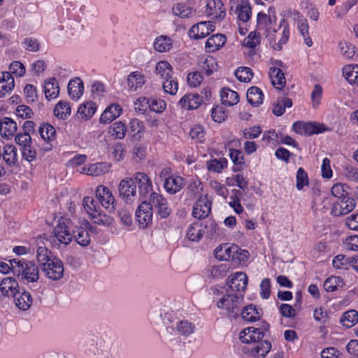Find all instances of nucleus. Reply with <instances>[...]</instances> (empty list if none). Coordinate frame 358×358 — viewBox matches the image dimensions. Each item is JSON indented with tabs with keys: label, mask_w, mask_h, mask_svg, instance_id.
<instances>
[{
	"label": "nucleus",
	"mask_w": 358,
	"mask_h": 358,
	"mask_svg": "<svg viewBox=\"0 0 358 358\" xmlns=\"http://www.w3.org/2000/svg\"><path fill=\"white\" fill-rule=\"evenodd\" d=\"M178 310L166 306L155 308L151 313V322L156 327L160 336L167 342L177 340L178 334L188 336L195 330L192 322L187 320H178Z\"/></svg>",
	"instance_id": "obj_1"
},
{
	"label": "nucleus",
	"mask_w": 358,
	"mask_h": 358,
	"mask_svg": "<svg viewBox=\"0 0 358 358\" xmlns=\"http://www.w3.org/2000/svg\"><path fill=\"white\" fill-rule=\"evenodd\" d=\"M12 271L17 275L20 282L23 284L34 283L39 279V269L36 264L23 259L10 260Z\"/></svg>",
	"instance_id": "obj_2"
},
{
	"label": "nucleus",
	"mask_w": 358,
	"mask_h": 358,
	"mask_svg": "<svg viewBox=\"0 0 358 358\" xmlns=\"http://www.w3.org/2000/svg\"><path fill=\"white\" fill-rule=\"evenodd\" d=\"M117 352V343L113 338L105 335L96 339L94 354L99 358H115Z\"/></svg>",
	"instance_id": "obj_3"
},
{
	"label": "nucleus",
	"mask_w": 358,
	"mask_h": 358,
	"mask_svg": "<svg viewBox=\"0 0 358 358\" xmlns=\"http://www.w3.org/2000/svg\"><path fill=\"white\" fill-rule=\"evenodd\" d=\"M243 301V296L241 294H227L217 301V306L226 309L229 315L235 317L238 315Z\"/></svg>",
	"instance_id": "obj_4"
},
{
	"label": "nucleus",
	"mask_w": 358,
	"mask_h": 358,
	"mask_svg": "<svg viewBox=\"0 0 358 358\" xmlns=\"http://www.w3.org/2000/svg\"><path fill=\"white\" fill-rule=\"evenodd\" d=\"M118 192L120 197L129 204H131L138 197L136 182L131 177H125L121 180Z\"/></svg>",
	"instance_id": "obj_5"
},
{
	"label": "nucleus",
	"mask_w": 358,
	"mask_h": 358,
	"mask_svg": "<svg viewBox=\"0 0 358 358\" xmlns=\"http://www.w3.org/2000/svg\"><path fill=\"white\" fill-rule=\"evenodd\" d=\"M46 278L52 280H59L64 276V264L58 257H53L41 268Z\"/></svg>",
	"instance_id": "obj_6"
},
{
	"label": "nucleus",
	"mask_w": 358,
	"mask_h": 358,
	"mask_svg": "<svg viewBox=\"0 0 358 358\" xmlns=\"http://www.w3.org/2000/svg\"><path fill=\"white\" fill-rule=\"evenodd\" d=\"M150 201L152 203L151 205L155 208L157 216L161 219H166L171 214L172 209L167 199L162 195L152 193L150 195Z\"/></svg>",
	"instance_id": "obj_7"
},
{
	"label": "nucleus",
	"mask_w": 358,
	"mask_h": 358,
	"mask_svg": "<svg viewBox=\"0 0 358 358\" xmlns=\"http://www.w3.org/2000/svg\"><path fill=\"white\" fill-rule=\"evenodd\" d=\"M324 124L317 122H295L292 125V129L296 133L305 136L322 133L326 130Z\"/></svg>",
	"instance_id": "obj_8"
},
{
	"label": "nucleus",
	"mask_w": 358,
	"mask_h": 358,
	"mask_svg": "<svg viewBox=\"0 0 358 358\" xmlns=\"http://www.w3.org/2000/svg\"><path fill=\"white\" fill-rule=\"evenodd\" d=\"M153 209L150 203L143 201L136 211V221L140 227L145 228L152 222Z\"/></svg>",
	"instance_id": "obj_9"
},
{
	"label": "nucleus",
	"mask_w": 358,
	"mask_h": 358,
	"mask_svg": "<svg viewBox=\"0 0 358 358\" xmlns=\"http://www.w3.org/2000/svg\"><path fill=\"white\" fill-rule=\"evenodd\" d=\"M212 200L207 195L201 196L194 204L192 216L201 220L207 217L211 212Z\"/></svg>",
	"instance_id": "obj_10"
},
{
	"label": "nucleus",
	"mask_w": 358,
	"mask_h": 358,
	"mask_svg": "<svg viewBox=\"0 0 358 358\" xmlns=\"http://www.w3.org/2000/svg\"><path fill=\"white\" fill-rule=\"evenodd\" d=\"M268 327V324H265L264 330L254 327L245 328L240 333V340L244 343L259 342L264 338Z\"/></svg>",
	"instance_id": "obj_11"
},
{
	"label": "nucleus",
	"mask_w": 358,
	"mask_h": 358,
	"mask_svg": "<svg viewBox=\"0 0 358 358\" xmlns=\"http://www.w3.org/2000/svg\"><path fill=\"white\" fill-rule=\"evenodd\" d=\"M136 185H138V191L137 192L139 197H146L152 192V184L150 178L143 172H137L133 177Z\"/></svg>",
	"instance_id": "obj_12"
},
{
	"label": "nucleus",
	"mask_w": 358,
	"mask_h": 358,
	"mask_svg": "<svg viewBox=\"0 0 358 358\" xmlns=\"http://www.w3.org/2000/svg\"><path fill=\"white\" fill-rule=\"evenodd\" d=\"M38 131L41 138L45 141L44 145H42V149L44 151L50 150L53 146L52 143L56 139L55 128L49 123H43L40 125Z\"/></svg>",
	"instance_id": "obj_13"
},
{
	"label": "nucleus",
	"mask_w": 358,
	"mask_h": 358,
	"mask_svg": "<svg viewBox=\"0 0 358 358\" xmlns=\"http://www.w3.org/2000/svg\"><path fill=\"white\" fill-rule=\"evenodd\" d=\"M356 206L354 199L348 196L338 200L333 206L331 213L334 216H340L348 214Z\"/></svg>",
	"instance_id": "obj_14"
},
{
	"label": "nucleus",
	"mask_w": 358,
	"mask_h": 358,
	"mask_svg": "<svg viewBox=\"0 0 358 358\" xmlns=\"http://www.w3.org/2000/svg\"><path fill=\"white\" fill-rule=\"evenodd\" d=\"M206 12L208 17L218 21L222 20L226 15V9L221 0H207Z\"/></svg>",
	"instance_id": "obj_15"
},
{
	"label": "nucleus",
	"mask_w": 358,
	"mask_h": 358,
	"mask_svg": "<svg viewBox=\"0 0 358 358\" xmlns=\"http://www.w3.org/2000/svg\"><path fill=\"white\" fill-rule=\"evenodd\" d=\"M215 27L214 23L210 21L201 22L190 28L189 34L194 39L203 38L213 32Z\"/></svg>",
	"instance_id": "obj_16"
},
{
	"label": "nucleus",
	"mask_w": 358,
	"mask_h": 358,
	"mask_svg": "<svg viewBox=\"0 0 358 358\" xmlns=\"http://www.w3.org/2000/svg\"><path fill=\"white\" fill-rule=\"evenodd\" d=\"M96 196L106 209L114 210L115 197L110 190L104 185H99L96 189Z\"/></svg>",
	"instance_id": "obj_17"
},
{
	"label": "nucleus",
	"mask_w": 358,
	"mask_h": 358,
	"mask_svg": "<svg viewBox=\"0 0 358 358\" xmlns=\"http://www.w3.org/2000/svg\"><path fill=\"white\" fill-rule=\"evenodd\" d=\"M53 232L55 237L60 243L66 245L72 241L73 235L64 220L59 221Z\"/></svg>",
	"instance_id": "obj_18"
},
{
	"label": "nucleus",
	"mask_w": 358,
	"mask_h": 358,
	"mask_svg": "<svg viewBox=\"0 0 358 358\" xmlns=\"http://www.w3.org/2000/svg\"><path fill=\"white\" fill-rule=\"evenodd\" d=\"M228 284L231 291L241 292L244 291L248 285V276L243 272H236L231 275L228 279Z\"/></svg>",
	"instance_id": "obj_19"
},
{
	"label": "nucleus",
	"mask_w": 358,
	"mask_h": 358,
	"mask_svg": "<svg viewBox=\"0 0 358 358\" xmlns=\"http://www.w3.org/2000/svg\"><path fill=\"white\" fill-rule=\"evenodd\" d=\"M13 297L15 299L16 306L22 310H27L33 302L31 294L23 287L18 288L17 293Z\"/></svg>",
	"instance_id": "obj_20"
},
{
	"label": "nucleus",
	"mask_w": 358,
	"mask_h": 358,
	"mask_svg": "<svg viewBox=\"0 0 358 358\" xmlns=\"http://www.w3.org/2000/svg\"><path fill=\"white\" fill-rule=\"evenodd\" d=\"M122 111L121 106L118 103H113L108 106L101 115L99 122L101 124H109L118 117Z\"/></svg>",
	"instance_id": "obj_21"
},
{
	"label": "nucleus",
	"mask_w": 358,
	"mask_h": 358,
	"mask_svg": "<svg viewBox=\"0 0 358 358\" xmlns=\"http://www.w3.org/2000/svg\"><path fill=\"white\" fill-rule=\"evenodd\" d=\"M201 102L202 99L198 94L188 93L180 99L178 104L183 109L194 110L198 108Z\"/></svg>",
	"instance_id": "obj_22"
},
{
	"label": "nucleus",
	"mask_w": 358,
	"mask_h": 358,
	"mask_svg": "<svg viewBox=\"0 0 358 358\" xmlns=\"http://www.w3.org/2000/svg\"><path fill=\"white\" fill-rule=\"evenodd\" d=\"M236 252V245L223 244L216 248L214 251V254L216 259L220 261H227L230 259H234Z\"/></svg>",
	"instance_id": "obj_23"
},
{
	"label": "nucleus",
	"mask_w": 358,
	"mask_h": 358,
	"mask_svg": "<svg viewBox=\"0 0 358 358\" xmlns=\"http://www.w3.org/2000/svg\"><path fill=\"white\" fill-rule=\"evenodd\" d=\"M184 185V178L176 175L168 177L164 182V187L165 190L171 194H174L180 192Z\"/></svg>",
	"instance_id": "obj_24"
},
{
	"label": "nucleus",
	"mask_w": 358,
	"mask_h": 358,
	"mask_svg": "<svg viewBox=\"0 0 358 358\" xmlns=\"http://www.w3.org/2000/svg\"><path fill=\"white\" fill-rule=\"evenodd\" d=\"M127 83L129 91L136 92L145 85V77L138 71H133L128 75Z\"/></svg>",
	"instance_id": "obj_25"
},
{
	"label": "nucleus",
	"mask_w": 358,
	"mask_h": 358,
	"mask_svg": "<svg viewBox=\"0 0 358 358\" xmlns=\"http://www.w3.org/2000/svg\"><path fill=\"white\" fill-rule=\"evenodd\" d=\"M18 288H20L15 278L6 277L0 283V290L3 295L7 296H15Z\"/></svg>",
	"instance_id": "obj_26"
},
{
	"label": "nucleus",
	"mask_w": 358,
	"mask_h": 358,
	"mask_svg": "<svg viewBox=\"0 0 358 358\" xmlns=\"http://www.w3.org/2000/svg\"><path fill=\"white\" fill-rule=\"evenodd\" d=\"M67 90L72 99H78L83 94L84 85L82 80L76 77L69 80Z\"/></svg>",
	"instance_id": "obj_27"
},
{
	"label": "nucleus",
	"mask_w": 358,
	"mask_h": 358,
	"mask_svg": "<svg viewBox=\"0 0 358 358\" xmlns=\"http://www.w3.org/2000/svg\"><path fill=\"white\" fill-rule=\"evenodd\" d=\"M1 157L5 163L9 166H13L17 163V148L14 145L7 144L3 147Z\"/></svg>",
	"instance_id": "obj_28"
},
{
	"label": "nucleus",
	"mask_w": 358,
	"mask_h": 358,
	"mask_svg": "<svg viewBox=\"0 0 358 358\" xmlns=\"http://www.w3.org/2000/svg\"><path fill=\"white\" fill-rule=\"evenodd\" d=\"M269 78L271 83L277 90H282L286 84V80L282 71L277 67H271L269 69Z\"/></svg>",
	"instance_id": "obj_29"
},
{
	"label": "nucleus",
	"mask_w": 358,
	"mask_h": 358,
	"mask_svg": "<svg viewBox=\"0 0 358 358\" xmlns=\"http://www.w3.org/2000/svg\"><path fill=\"white\" fill-rule=\"evenodd\" d=\"M15 86V81L10 73L5 71L0 76V98L10 92Z\"/></svg>",
	"instance_id": "obj_30"
},
{
	"label": "nucleus",
	"mask_w": 358,
	"mask_h": 358,
	"mask_svg": "<svg viewBox=\"0 0 358 358\" xmlns=\"http://www.w3.org/2000/svg\"><path fill=\"white\" fill-rule=\"evenodd\" d=\"M110 164L107 162H98L88 166V167L83 168V173L92 176H99L105 174L110 171Z\"/></svg>",
	"instance_id": "obj_31"
},
{
	"label": "nucleus",
	"mask_w": 358,
	"mask_h": 358,
	"mask_svg": "<svg viewBox=\"0 0 358 358\" xmlns=\"http://www.w3.org/2000/svg\"><path fill=\"white\" fill-rule=\"evenodd\" d=\"M172 12L174 15L180 18H187L194 13V9L187 2H178L173 5Z\"/></svg>",
	"instance_id": "obj_32"
},
{
	"label": "nucleus",
	"mask_w": 358,
	"mask_h": 358,
	"mask_svg": "<svg viewBox=\"0 0 358 358\" xmlns=\"http://www.w3.org/2000/svg\"><path fill=\"white\" fill-rule=\"evenodd\" d=\"M226 37L222 34H217L209 37L206 43L208 52H215L222 48L226 43Z\"/></svg>",
	"instance_id": "obj_33"
},
{
	"label": "nucleus",
	"mask_w": 358,
	"mask_h": 358,
	"mask_svg": "<svg viewBox=\"0 0 358 358\" xmlns=\"http://www.w3.org/2000/svg\"><path fill=\"white\" fill-rule=\"evenodd\" d=\"M173 69L172 66L165 60L159 61L157 63L155 72L163 80L171 78L173 76Z\"/></svg>",
	"instance_id": "obj_34"
},
{
	"label": "nucleus",
	"mask_w": 358,
	"mask_h": 358,
	"mask_svg": "<svg viewBox=\"0 0 358 358\" xmlns=\"http://www.w3.org/2000/svg\"><path fill=\"white\" fill-rule=\"evenodd\" d=\"M138 101L141 103L142 106H148L151 110L158 113L163 112L166 106V102L162 99H149L143 97L140 98Z\"/></svg>",
	"instance_id": "obj_35"
},
{
	"label": "nucleus",
	"mask_w": 358,
	"mask_h": 358,
	"mask_svg": "<svg viewBox=\"0 0 358 358\" xmlns=\"http://www.w3.org/2000/svg\"><path fill=\"white\" fill-rule=\"evenodd\" d=\"M44 93L46 99H55L59 94V87L57 80L55 78H49L45 81Z\"/></svg>",
	"instance_id": "obj_36"
},
{
	"label": "nucleus",
	"mask_w": 358,
	"mask_h": 358,
	"mask_svg": "<svg viewBox=\"0 0 358 358\" xmlns=\"http://www.w3.org/2000/svg\"><path fill=\"white\" fill-rule=\"evenodd\" d=\"M1 133L0 135L3 137H9L13 136L17 131V123L11 118L4 117L1 119Z\"/></svg>",
	"instance_id": "obj_37"
},
{
	"label": "nucleus",
	"mask_w": 358,
	"mask_h": 358,
	"mask_svg": "<svg viewBox=\"0 0 358 358\" xmlns=\"http://www.w3.org/2000/svg\"><path fill=\"white\" fill-rule=\"evenodd\" d=\"M264 94L262 90L256 86L250 87L247 92V100L253 106H259L263 102Z\"/></svg>",
	"instance_id": "obj_38"
},
{
	"label": "nucleus",
	"mask_w": 358,
	"mask_h": 358,
	"mask_svg": "<svg viewBox=\"0 0 358 358\" xmlns=\"http://www.w3.org/2000/svg\"><path fill=\"white\" fill-rule=\"evenodd\" d=\"M220 98L222 103L227 106H234L239 101L238 93L225 87L220 92Z\"/></svg>",
	"instance_id": "obj_39"
},
{
	"label": "nucleus",
	"mask_w": 358,
	"mask_h": 358,
	"mask_svg": "<svg viewBox=\"0 0 358 358\" xmlns=\"http://www.w3.org/2000/svg\"><path fill=\"white\" fill-rule=\"evenodd\" d=\"M153 46L159 52H168L172 48L173 41L167 36L162 35L155 38Z\"/></svg>",
	"instance_id": "obj_40"
},
{
	"label": "nucleus",
	"mask_w": 358,
	"mask_h": 358,
	"mask_svg": "<svg viewBox=\"0 0 358 358\" xmlns=\"http://www.w3.org/2000/svg\"><path fill=\"white\" fill-rule=\"evenodd\" d=\"M241 316L244 320L252 322L259 320L262 314L255 306L251 304L242 310Z\"/></svg>",
	"instance_id": "obj_41"
},
{
	"label": "nucleus",
	"mask_w": 358,
	"mask_h": 358,
	"mask_svg": "<svg viewBox=\"0 0 358 358\" xmlns=\"http://www.w3.org/2000/svg\"><path fill=\"white\" fill-rule=\"evenodd\" d=\"M358 322V312L355 310L345 311L341 318L340 322L346 328H351Z\"/></svg>",
	"instance_id": "obj_42"
},
{
	"label": "nucleus",
	"mask_w": 358,
	"mask_h": 358,
	"mask_svg": "<svg viewBox=\"0 0 358 358\" xmlns=\"http://www.w3.org/2000/svg\"><path fill=\"white\" fill-rule=\"evenodd\" d=\"M108 133L116 139L124 138L127 132L125 124L121 121H117L110 126Z\"/></svg>",
	"instance_id": "obj_43"
},
{
	"label": "nucleus",
	"mask_w": 358,
	"mask_h": 358,
	"mask_svg": "<svg viewBox=\"0 0 358 358\" xmlns=\"http://www.w3.org/2000/svg\"><path fill=\"white\" fill-rule=\"evenodd\" d=\"M73 237L80 245L85 247L90 243V237L87 229L78 227L73 231Z\"/></svg>",
	"instance_id": "obj_44"
},
{
	"label": "nucleus",
	"mask_w": 358,
	"mask_h": 358,
	"mask_svg": "<svg viewBox=\"0 0 358 358\" xmlns=\"http://www.w3.org/2000/svg\"><path fill=\"white\" fill-rule=\"evenodd\" d=\"M271 344L268 341H259L255 346L252 347L250 351L252 356L264 357L271 350Z\"/></svg>",
	"instance_id": "obj_45"
},
{
	"label": "nucleus",
	"mask_w": 358,
	"mask_h": 358,
	"mask_svg": "<svg viewBox=\"0 0 358 358\" xmlns=\"http://www.w3.org/2000/svg\"><path fill=\"white\" fill-rule=\"evenodd\" d=\"M54 114L57 118L66 120L71 114V107L69 102H58L54 108Z\"/></svg>",
	"instance_id": "obj_46"
},
{
	"label": "nucleus",
	"mask_w": 358,
	"mask_h": 358,
	"mask_svg": "<svg viewBox=\"0 0 358 358\" xmlns=\"http://www.w3.org/2000/svg\"><path fill=\"white\" fill-rule=\"evenodd\" d=\"M298 29L303 36L304 43L308 47L313 45V41L309 35V26L306 19H299L297 20Z\"/></svg>",
	"instance_id": "obj_47"
},
{
	"label": "nucleus",
	"mask_w": 358,
	"mask_h": 358,
	"mask_svg": "<svg viewBox=\"0 0 358 358\" xmlns=\"http://www.w3.org/2000/svg\"><path fill=\"white\" fill-rule=\"evenodd\" d=\"M343 74L350 83H358V65L345 66L343 69Z\"/></svg>",
	"instance_id": "obj_48"
},
{
	"label": "nucleus",
	"mask_w": 358,
	"mask_h": 358,
	"mask_svg": "<svg viewBox=\"0 0 358 358\" xmlns=\"http://www.w3.org/2000/svg\"><path fill=\"white\" fill-rule=\"evenodd\" d=\"M343 285L344 282L339 276H331L327 278L323 283V287L327 292H334Z\"/></svg>",
	"instance_id": "obj_49"
},
{
	"label": "nucleus",
	"mask_w": 358,
	"mask_h": 358,
	"mask_svg": "<svg viewBox=\"0 0 358 358\" xmlns=\"http://www.w3.org/2000/svg\"><path fill=\"white\" fill-rule=\"evenodd\" d=\"M96 110V107L94 103L87 102L86 103H83L80 106L78 109L77 114L78 116H80L81 118L87 120L94 115Z\"/></svg>",
	"instance_id": "obj_50"
},
{
	"label": "nucleus",
	"mask_w": 358,
	"mask_h": 358,
	"mask_svg": "<svg viewBox=\"0 0 358 358\" xmlns=\"http://www.w3.org/2000/svg\"><path fill=\"white\" fill-rule=\"evenodd\" d=\"M91 220L93 223L103 227H109L113 224V218L99 211L91 215Z\"/></svg>",
	"instance_id": "obj_51"
},
{
	"label": "nucleus",
	"mask_w": 358,
	"mask_h": 358,
	"mask_svg": "<svg viewBox=\"0 0 358 358\" xmlns=\"http://www.w3.org/2000/svg\"><path fill=\"white\" fill-rule=\"evenodd\" d=\"M238 20L243 22H246L249 20L252 14V8L248 3H242L237 8Z\"/></svg>",
	"instance_id": "obj_52"
},
{
	"label": "nucleus",
	"mask_w": 358,
	"mask_h": 358,
	"mask_svg": "<svg viewBox=\"0 0 358 358\" xmlns=\"http://www.w3.org/2000/svg\"><path fill=\"white\" fill-rule=\"evenodd\" d=\"M230 267L227 264L213 266L210 269V276L213 278H222L229 272Z\"/></svg>",
	"instance_id": "obj_53"
},
{
	"label": "nucleus",
	"mask_w": 358,
	"mask_h": 358,
	"mask_svg": "<svg viewBox=\"0 0 358 358\" xmlns=\"http://www.w3.org/2000/svg\"><path fill=\"white\" fill-rule=\"evenodd\" d=\"M197 223L190 225L187 231V237L191 241H199L201 239L204 231L199 229Z\"/></svg>",
	"instance_id": "obj_54"
},
{
	"label": "nucleus",
	"mask_w": 358,
	"mask_h": 358,
	"mask_svg": "<svg viewBox=\"0 0 358 358\" xmlns=\"http://www.w3.org/2000/svg\"><path fill=\"white\" fill-rule=\"evenodd\" d=\"M227 162L224 158L214 159L207 163L208 169L215 173H220L227 166Z\"/></svg>",
	"instance_id": "obj_55"
},
{
	"label": "nucleus",
	"mask_w": 358,
	"mask_h": 358,
	"mask_svg": "<svg viewBox=\"0 0 358 358\" xmlns=\"http://www.w3.org/2000/svg\"><path fill=\"white\" fill-rule=\"evenodd\" d=\"M309 184L308 177L305 170L300 167L298 169L296 176V187L301 190L305 186Z\"/></svg>",
	"instance_id": "obj_56"
},
{
	"label": "nucleus",
	"mask_w": 358,
	"mask_h": 358,
	"mask_svg": "<svg viewBox=\"0 0 358 358\" xmlns=\"http://www.w3.org/2000/svg\"><path fill=\"white\" fill-rule=\"evenodd\" d=\"M37 261L40 267L43 266L44 263L48 262L54 257L51 255V252L45 247H38L36 251Z\"/></svg>",
	"instance_id": "obj_57"
},
{
	"label": "nucleus",
	"mask_w": 358,
	"mask_h": 358,
	"mask_svg": "<svg viewBox=\"0 0 358 358\" xmlns=\"http://www.w3.org/2000/svg\"><path fill=\"white\" fill-rule=\"evenodd\" d=\"M232 192L234 194L231 197V201L229 205L234 209V212L237 214H241L243 211V208L241 204L239 196L241 195V192L238 189H233Z\"/></svg>",
	"instance_id": "obj_58"
},
{
	"label": "nucleus",
	"mask_w": 358,
	"mask_h": 358,
	"mask_svg": "<svg viewBox=\"0 0 358 358\" xmlns=\"http://www.w3.org/2000/svg\"><path fill=\"white\" fill-rule=\"evenodd\" d=\"M163 89L165 92L174 95L178 90V83L177 80L171 76V78L166 79L163 81Z\"/></svg>",
	"instance_id": "obj_59"
},
{
	"label": "nucleus",
	"mask_w": 358,
	"mask_h": 358,
	"mask_svg": "<svg viewBox=\"0 0 358 358\" xmlns=\"http://www.w3.org/2000/svg\"><path fill=\"white\" fill-rule=\"evenodd\" d=\"M217 64L215 58L211 56L206 57L203 62L202 69L205 71L207 76L211 75L214 71L217 69Z\"/></svg>",
	"instance_id": "obj_60"
},
{
	"label": "nucleus",
	"mask_w": 358,
	"mask_h": 358,
	"mask_svg": "<svg viewBox=\"0 0 358 358\" xmlns=\"http://www.w3.org/2000/svg\"><path fill=\"white\" fill-rule=\"evenodd\" d=\"M252 72L250 68L249 67H239L236 71H235V76L236 78L244 83H247L250 81L252 77Z\"/></svg>",
	"instance_id": "obj_61"
},
{
	"label": "nucleus",
	"mask_w": 358,
	"mask_h": 358,
	"mask_svg": "<svg viewBox=\"0 0 358 358\" xmlns=\"http://www.w3.org/2000/svg\"><path fill=\"white\" fill-rule=\"evenodd\" d=\"M350 257H346L343 255H338L332 261L334 268L336 269H347L348 266H350Z\"/></svg>",
	"instance_id": "obj_62"
},
{
	"label": "nucleus",
	"mask_w": 358,
	"mask_h": 358,
	"mask_svg": "<svg viewBox=\"0 0 358 358\" xmlns=\"http://www.w3.org/2000/svg\"><path fill=\"white\" fill-rule=\"evenodd\" d=\"M83 207L86 212L91 216L96 213L99 208L97 202L90 196H85L83 199Z\"/></svg>",
	"instance_id": "obj_63"
},
{
	"label": "nucleus",
	"mask_w": 358,
	"mask_h": 358,
	"mask_svg": "<svg viewBox=\"0 0 358 358\" xmlns=\"http://www.w3.org/2000/svg\"><path fill=\"white\" fill-rule=\"evenodd\" d=\"M343 175L348 180L353 182L358 181V167L352 164L345 165L343 170Z\"/></svg>",
	"instance_id": "obj_64"
}]
</instances>
